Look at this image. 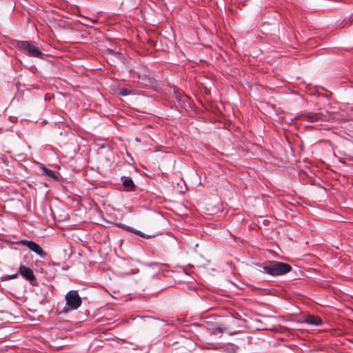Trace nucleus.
I'll list each match as a JSON object with an SVG mask.
<instances>
[{
    "instance_id": "nucleus-1",
    "label": "nucleus",
    "mask_w": 353,
    "mask_h": 353,
    "mask_svg": "<svg viewBox=\"0 0 353 353\" xmlns=\"http://www.w3.org/2000/svg\"><path fill=\"white\" fill-rule=\"evenodd\" d=\"M260 268H261L259 270L260 272L272 276L284 275L290 272L292 269L290 264L276 261H268L263 265H260Z\"/></svg>"
},
{
    "instance_id": "nucleus-2",
    "label": "nucleus",
    "mask_w": 353,
    "mask_h": 353,
    "mask_svg": "<svg viewBox=\"0 0 353 353\" xmlns=\"http://www.w3.org/2000/svg\"><path fill=\"white\" fill-rule=\"evenodd\" d=\"M17 47L23 50L29 57L42 58L44 55L39 48L35 46L34 42L28 41H18Z\"/></svg>"
},
{
    "instance_id": "nucleus-3",
    "label": "nucleus",
    "mask_w": 353,
    "mask_h": 353,
    "mask_svg": "<svg viewBox=\"0 0 353 353\" xmlns=\"http://www.w3.org/2000/svg\"><path fill=\"white\" fill-rule=\"evenodd\" d=\"M66 305L71 310H77L82 303V299L77 290H70L65 296Z\"/></svg>"
},
{
    "instance_id": "nucleus-4",
    "label": "nucleus",
    "mask_w": 353,
    "mask_h": 353,
    "mask_svg": "<svg viewBox=\"0 0 353 353\" xmlns=\"http://www.w3.org/2000/svg\"><path fill=\"white\" fill-rule=\"evenodd\" d=\"M17 244L26 246L31 251L34 252L43 259L46 256V252L41 248V247L32 241L23 239L17 242Z\"/></svg>"
},
{
    "instance_id": "nucleus-5",
    "label": "nucleus",
    "mask_w": 353,
    "mask_h": 353,
    "mask_svg": "<svg viewBox=\"0 0 353 353\" xmlns=\"http://www.w3.org/2000/svg\"><path fill=\"white\" fill-rule=\"evenodd\" d=\"M19 273L23 279L30 281L31 283L36 280L33 271L23 265H20L19 268Z\"/></svg>"
},
{
    "instance_id": "nucleus-6",
    "label": "nucleus",
    "mask_w": 353,
    "mask_h": 353,
    "mask_svg": "<svg viewBox=\"0 0 353 353\" xmlns=\"http://www.w3.org/2000/svg\"><path fill=\"white\" fill-rule=\"evenodd\" d=\"M304 322L314 326H319L323 323V320L320 317L314 315L306 316Z\"/></svg>"
},
{
    "instance_id": "nucleus-7",
    "label": "nucleus",
    "mask_w": 353,
    "mask_h": 353,
    "mask_svg": "<svg viewBox=\"0 0 353 353\" xmlns=\"http://www.w3.org/2000/svg\"><path fill=\"white\" fill-rule=\"evenodd\" d=\"M212 332L214 334H222L223 332H228L229 335H234L237 333L236 331H230V328L226 325H219L212 327Z\"/></svg>"
},
{
    "instance_id": "nucleus-8",
    "label": "nucleus",
    "mask_w": 353,
    "mask_h": 353,
    "mask_svg": "<svg viewBox=\"0 0 353 353\" xmlns=\"http://www.w3.org/2000/svg\"><path fill=\"white\" fill-rule=\"evenodd\" d=\"M321 114V113L307 112L300 115V117L304 118V120L308 122H315L320 119Z\"/></svg>"
},
{
    "instance_id": "nucleus-9",
    "label": "nucleus",
    "mask_w": 353,
    "mask_h": 353,
    "mask_svg": "<svg viewBox=\"0 0 353 353\" xmlns=\"http://www.w3.org/2000/svg\"><path fill=\"white\" fill-rule=\"evenodd\" d=\"M122 184L123 187L126 189L128 191H133L134 189V183L132 181V179L129 176H123L121 178Z\"/></svg>"
},
{
    "instance_id": "nucleus-10",
    "label": "nucleus",
    "mask_w": 353,
    "mask_h": 353,
    "mask_svg": "<svg viewBox=\"0 0 353 353\" xmlns=\"http://www.w3.org/2000/svg\"><path fill=\"white\" fill-rule=\"evenodd\" d=\"M43 173L48 176L49 178H51V179H57V176L55 175V173L54 171L50 170V169H48L46 168H44L43 169Z\"/></svg>"
},
{
    "instance_id": "nucleus-11",
    "label": "nucleus",
    "mask_w": 353,
    "mask_h": 353,
    "mask_svg": "<svg viewBox=\"0 0 353 353\" xmlns=\"http://www.w3.org/2000/svg\"><path fill=\"white\" fill-rule=\"evenodd\" d=\"M118 92L121 96H127L131 93L130 90L125 88H120Z\"/></svg>"
},
{
    "instance_id": "nucleus-12",
    "label": "nucleus",
    "mask_w": 353,
    "mask_h": 353,
    "mask_svg": "<svg viewBox=\"0 0 353 353\" xmlns=\"http://www.w3.org/2000/svg\"><path fill=\"white\" fill-rule=\"evenodd\" d=\"M117 226L119 227V228H122V229H124L128 232H132V230H133V228L130 227V226H128L123 223H117Z\"/></svg>"
},
{
    "instance_id": "nucleus-13",
    "label": "nucleus",
    "mask_w": 353,
    "mask_h": 353,
    "mask_svg": "<svg viewBox=\"0 0 353 353\" xmlns=\"http://www.w3.org/2000/svg\"><path fill=\"white\" fill-rule=\"evenodd\" d=\"M132 232L134 233V234H137V235H139V236H140L141 237H144V238L146 237V236L145 235L144 233H143L142 232H141L139 230H136L134 228H133Z\"/></svg>"
},
{
    "instance_id": "nucleus-14",
    "label": "nucleus",
    "mask_w": 353,
    "mask_h": 353,
    "mask_svg": "<svg viewBox=\"0 0 353 353\" xmlns=\"http://www.w3.org/2000/svg\"><path fill=\"white\" fill-rule=\"evenodd\" d=\"M175 97L179 101H183V96L181 94L175 93Z\"/></svg>"
},
{
    "instance_id": "nucleus-15",
    "label": "nucleus",
    "mask_w": 353,
    "mask_h": 353,
    "mask_svg": "<svg viewBox=\"0 0 353 353\" xmlns=\"http://www.w3.org/2000/svg\"><path fill=\"white\" fill-rule=\"evenodd\" d=\"M17 276H18V274L16 273V274H14L10 276V279H15V278L17 277Z\"/></svg>"
}]
</instances>
